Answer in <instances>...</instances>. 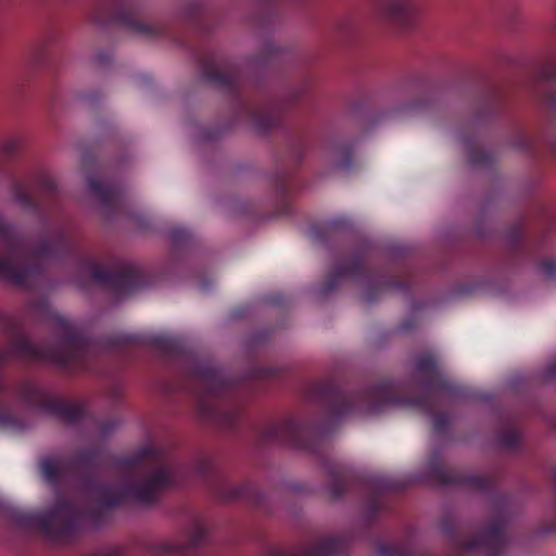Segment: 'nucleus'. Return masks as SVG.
<instances>
[{"instance_id": "nucleus-1", "label": "nucleus", "mask_w": 556, "mask_h": 556, "mask_svg": "<svg viewBox=\"0 0 556 556\" xmlns=\"http://www.w3.org/2000/svg\"><path fill=\"white\" fill-rule=\"evenodd\" d=\"M413 376L424 392L412 394L405 382L380 378L356 392H345L332 379L315 381L307 386L305 397L319 406L327 422L308 424L291 417L279 422H268L260 429L264 444H280L316 456L328 476V493L337 500L355 491L365 502L369 521L384 509V495L405 489L406 482L386 476H356L351 468L328 455V437L333 426L354 413L377 414L389 406L416 408L432 417L437 433L446 431L447 414L437 412L438 402L432 392L439 391L453 400L468 396L467 390L447 378L439 356L431 351L418 353L414 358Z\"/></svg>"}, {"instance_id": "nucleus-2", "label": "nucleus", "mask_w": 556, "mask_h": 556, "mask_svg": "<svg viewBox=\"0 0 556 556\" xmlns=\"http://www.w3.org/2000/svg\"><path fill=\"white\" fill-rule=\"evenodd\" d=\"M101 454L100 448L88 447L77 451L67 459L71 471L78 473L83 490L92 495L101 507H79L73 501L59 496L54 506L47 511L11 510V521L23 530L36 529L54 540L65 541L77 534L85 520L100 525L103 520L102 508H116L127 501L152 506L159 502L164 492L180 484V466L164 450L147 445L131 455L116 457L114 466L128 477L139 469L149 468L150 471L114 490L96 477Z\"/></svg>"}, {"instance_id": "nucleus-3", "label": "nucleus", "mask_w": 556, "mask_h": 556, "mask_svg": "<svg viewBox=\"0 0 556 556\" xmlns=\"http://www.w3.org/2000/svg\"><path fill=\"white\" fill-rule=\"evenodd\" d=\"M59 340L56 344H34L25 334L23 320L14 315L0 314V332L7 337L8 346L0 350V368L11 358L49 363L73 374L86 371L101 374L98 363L105 354L128 356L143 348V340L135 334L115 333L99 341L91 340L63 317L56 318ZM51 415L67 425H77L88 417L80 403H70L54 396L31 381L10 387L0 378V427L15 428L18 424L10 413L9 401Z\"/></svg>"}, {"instance_id": "nucleus-4", "label": "nucleus", "mask_w": 556, "mask_h": 556, "mask_svg": "<svg viewBox=\"0 0 556 556\" xmlns=\"http://www.w3.org/2000/svg\"><path fill=\"white\" fill-rule=\"evenodd\" d=\"M149 345L174 363L188 380V390L197 401L203 420L226 429H235L241 419L243 404L239 399L252 381L280 380L282 370L276 366H253L244 378H230L213 361L187 348L173 336H156Z\"/></svg>"}, {"instance_id": "nucleus-5", "label": "nucleus", "mask_w": 556, "mask_h": 556, "mask_svg": "<svg viewBox=\"0 0 556 556\" xmlns=\"http://www.w3.org/2000/svg\"><path fill=\"white\" fill-rule=\"evenodd\" d=\"M0 240L7 255L0 256V278L16 286H26L39 277L43 262L66 256L79 258V267L91 279L110 289L116 295H130L148 280L143 269L134 263L115 258L109 268L102 267L91 256L81 253L77 242L65 229H59L52 238H43L35 248L27 249L25 240L16 233L14 226L0 219Z\"/></svg>"}, {"instance_id": "nucleus-6", "label": "nucleus", "mask_w": 556, "mask_h": 556, "mask_svg": "<svg viewBox=\"0 0 556 556\" xmlns=\"http://www.w3.org/2000/svg\"><path fill=\"white\" fill-rule=\"evenodd\" d=\"M199 62L202 77L214 86L231 93L239 114L251 122L262 135L281 128L286 111L302 101L311 99L309 87L303 85L292 90L282 100L266 98L248 101L242 96V74L236 62L223 59L213 51L202 55Z\"/></svg>"}, {"instance_id": "nucleus-7", "label": "nucleus", "mask_w": 556, "mask_h": 556, "mask_svg": "<svg viewBox=\"0 0 556 556\" xmlns=\"http://www.w3.org/2000/svg\"><path fill=\"white\" fill-rule=\"evenodd\" d=\"M371 249L368 244L362 245L349 256L338 260L333 269L319 287V294L326 296L345 281L364 285V301L368 304L377 301L384 291L400 292L408 295L415 285L413 273L406 263H403L399 277H388L384 269H372L368 266Z\"/></svg>"}, {"instance_id": "nucleus-8", "label": "nucleus", "mask_w": 556, "mask_h": 556, "mask_svg": "<svg viewBox=\"0 0 556 556\" xmlns=\"http://www.w3.org/2000/svg\"><path fill=\"white\" fill-rule=\"evenodd\" d=\"M439 527L457 555L482 553L484 556H505L506 554L508 539L502 515L492 518L483 530L475 534H472V526L459 523L452 515L443 516Z\"/></svg>"}, {"instance_id": "nucleus-9", "label": "nucleus", "mask_w": 556, "mask_h": 556, "mask_svg": "<svg viewBox=\"0 0 556 556\" xmlns=\"http://www.w3.org/2000/svg\"><path fill=\"white\" fill-rule=\"evenodd\" d=\"M142 15L139 0H102L94 8L92 20L101 25L118 24L147 37L169 36L165 25L146 22L141 20Z\"/></svg>"}, {"instance_id": "nucleus-10", "label": "nucleus", "mask_w": 556, "mask_h": 556, "mask_svg": "<svg viewBox=\"0 0 556 556\" xmlns=\"http://www.w3.org/2000/svg\"><path fill=\"white\" fill-rule=\"evenodd\" d=\"M14 200L24 208L34 212L42 220L49 215L45 200L55 202L59 199V189L55 181L45 172L36 173L29 184L17 179L12 182Z\"/></svg>"}, {"instance_id": "nucleus-11", "label": "nucleus", "mask_w": 556, "mask_h": 556, "mask_svg": "<svg viewBox=\"0 0 556 556\" xmlns=\"http://www.w3.org/2000/svg\"><path fill=\"white\" fill-rule=\"evenodd\" d=\"M428 476L442 485H458L484 494L496 491L497 481L491 475H467L444 464L438 452L428 462Z\"/></svg>"}, {"instance_id": "nucleus-12", "label": "nucleus", "mask_w": 556, "mask_h": 556, "mask_svg": "<svg viewBox=\"0 0 556 556\" xmlns=\"http://www.w3.org/2000/svg\"><path fill=\"white\" fill-rule=\"evenodd\" d=\"M207 539L205 527L197 525L185 542L160 541L151 544L150 551L156 555L166 556H200Z\"/></svg>"}, {"instance_id": "nucleus-13", "label": "nucleus", "mask_w": 556, "mask_h": 556, "mask_svg": "<svg viewBox=\"0 0 556 556\" xmlns=\"http://www.w3.org/2000/svg\"><path fill=\"white\" fill-rule=\"evenodd\" d=\"M87 186L108 214H115L121 211L125 201L124 190L121 185L116 182H102L90 176L87 178Z\"/></svg>"}, {"instance_id": "nucleus-14", "label": "nucleus", "mask_w": 556, "mask_h": 556, "mask_svg": "<svg viewBox=\"0 0 556 556\" xmlns=\"http://www.w3.org/2000/svg\"><path fill=\"white\" fill-rule=\"evenodd\" d=\"M350 229V222L344 217H339L313 224L308 235L315 243H328L329 241L343 237Z\"/></svg>"}, {"instance_id": "nucleus-15", "label": "nucleus", "mask_w": 556, "mask_h": 556, "mask_svg": "<svg viewBox=\"0 0 556 556\" xmlns=\"http://www.w3.org/2000/svg\"><path fill=\"white\" fill-rule=\"evenodd\" d=\"M377 5L388 20L403 27L413 25L415 8L412 0H377Z\"/></svg>"}, {"instance_id": "nucleus-16", "label": "nucleus", "mask_w": 556, "mask_h": 556, "mask_svg": "<svg viewBox=\"0 0 556 556\" xmlns=\"http://www.w3.org/2000/svg\"><path fill=\"white\" fill-rule=\"evenodd\" d=\"M348 547L349 540L344 536H323L304 548L300 556H341Z\"/></svg>"}, {"instance_id": "nucleus-17", "label": "nucleus", "mask_w": 556, "mask_h": 556, "mask_svg": "<svg viewBox=\"0 0 556 556\" xmlns=\"http://www.w3.org/2000/svg\"><path fill=\"white\" fill-rule=\"evenodd\" d=\"M539 80L547 86V90L543 94L542 104L549 109H556V61L547 62L539 72Z\"/></svg>"}, {"instance_id": "nucleus-18", "label": "nucleus", "mask_w": 556, "mask_h": 556, "mask_svg": "<svg viewBox=\"0 0 556 556\" xmlns=\"http://www.w3.org/2000/svg\"><path fill=\"white\" fill-rule=\"evenodd\" d=\"M377 553L380 556H431L426 552L418 551L410 538L394 544L380 542L377 545Z\"/></svg>"}, {"instance_id": "nucleus-19", "label": "nucleus", "mask_w": 556, "mask_h": 556, "mask_svg": "<svg viewBox=\"0 0 556 556\" xmlns=\"http://www.w3.org/2000/svg\"><path fill=\"white\" fill-rule=\"evenodd\" d=\"M40 471L49 483L56 484L62 473L71 471V469L67 465V459L47 456L40 460Z\"/></svg>"}, {"instance_id": "nucleus-20", "label": "nucleus", "mask_w": 556, "mask_h": 556, "mask_svg": "<svg viewBox=\"0 0 556 556\" xmlns=\"http://www.w3.org/2000/svg\"><path fill=\"white\" fill-rule=\"evenodd\" d=\"M275 189L281 200V205L278 207L280 215H288L291 213V204L289 203V193L293 186V177L290 173H278L274 180Z\"/></svg>"}, {"instance_id": "nucleus-21", "label": "nucleus", "mask_w": 556, "mask_h": 556, "mask_svg": "<svg viewBox=\"0 0 556 556\" xmlns=\"http://www.w3.org/2000/svg\"><path fill=\"white\" fill-rule=\"evenodd\" d=\"M184 21L194 30L201 31L206 28V13L202 2H191L184 12Z\"/></svg>"}, {"instance_id": "nucleus-22", "label": "nucleus", "mask_w": 556, "mask_h": 556, "mask_svg": "<svg viewBox=\"0 0 556 556\" xmlns=\"http://www.w3.org/2000/svg\"><path fill=\"white\" fill-rule=\"evenodd\" d=\"M464 147L467 160L472 165L488 166L492 163V155L483 150L479 142L473 138L464 139Z\"/></svg>"}, {"instance_id": "nucleus-23", "label": "nucleus", "mask_w": 556, "mask_h": 556, "mask_svg": "<svg viewBox=\"0 0 556 556\" xmlns=\"http://www.w3.org/2000/svg\"><path fill=\"white\" fill-rule=\"evenodd\" d=\"M258 491L251 483L230 485L225 489L224 496L227 500H242L255 504L258 500Z\"/></svg>"}, {"instance_id": "nucleus-24", "label": "nucleus", "mask_w": 556, "mask_h": 556, "mask_svg": "<svg viewBox=\"0 0 556 556\" xmlns=\"http://www.w3.org/2000/svg\"><path fill=\"white\" fill-rule=\"evenodd\" d=\"M496 439L498 444L507 450L516 448L520 443V432L511 421L498 429Z\"/></svg>"}, {"instance_id": "nucleus-25", "label": "nucleus", "mask_w": 556, "mask_h": 556, "mask_svg": "<svg viewBox=\"0 0 556 556\" xmlns=\"http://www.w3.org/2000/svg\"><path fill=\"white\" fill-rule=\"evenodd\" d=\"M354 148L352 143H341L336 148L337 165L344 172H350L354 168Z\"/></svg>"}, {"instance_id": "nucleus-26", "label": "nucleus", "mask_w": 556, "mask_h": 556, "mask_svg": "<svg viewBox=\"0 0 556 556\" xmlns=\"http://www.w3.org/2000/svg\"><path fill=\"white\" fill-rule=\"evenodd\" d=\"M501 110V97L497 92H492L485 99H483L482 108L478 113L477 118L480 121L486 119L493 115H496Z\"/></svg>"}, {"instance_id": "nucleus-27", "label": "nucleus", "mask_w": 556, "mask_h": 556, "mask_svg": "<svg viewBox=\"0 0 556 556\" xmlns=\"http://www.w3.org/2000/svg\"><path fill=\"white\" fill-rule=\"evenodd\" d=\"M168 237L175 248H182L190 242L192 235L187 228L177 226L169 230Z\"/></svg>"}, {"instance_id": "nucleus-28", "label": "nucleus", "mask_w": 556, "mask_h": 556, "mask_svg": "<svg viewBox=\"0 0 556 556\" xmlns=\"http://www.w3.org/2000/svg\"><path fill=\"white\" fill-rule=\"evenodd\" d=\"M23 148V139L21 137H11L0 144V151L5 157H14Z\"/></svg>"}, {"instance_id": "nucleus-29", "label": "nucleus", "mask_w": 556, "mask_h": 556, "mask_svg": "<svg viewBox=\"0 0 556 556\" xmlns=\"http://www.w3.org/2000/svg\"><path fill=\"white\" fill-rule=\"evenodd\" d=\"M306 149V141L302 137H298L292 140L291 148H290V154L293 162L299 163L304 150Z\"/></svg>"}, {"instance_id": "nucleus-30", "label": "nucleus", "mask_w": 556, "mask_h": 556, "mask_svg": "<svg viewBox=\"0 0 556 556\" xmlns=\"http://www.w3.org/2000/svg\"><path fill=\"white\" fill-rule=\"evenodd\" d=\"M195 471L199 477L205 479L214 472V464L210 458H203L197 465Z\"/></svg>"}, {"instance_id": "nucleus-31", "label": "nucleus", "mask_w": 556, "mask_h": 556, "mask_svg": "<svg viewBox=\"0 0 556 556\" xmlns=\"http://www.w3.org/2000/svg\"><path fill=\"white\" fill-rule=\"evenodd\" d=\"M540 268L546 278L556 277V262L552 258H545L540 262Z\"/></svg>"}, {"instance_id": "nucleus-32", "label": "nucleus", "mask_w": 556, "mask_h": 556, "mask_svg": "<svg viewBox=\"0 0 556 556\" xmlns=\"http://www.w3.org/2000/svg\"><path fill=\"white\" fill-rule=\"evenodd\" d=\"M519 148L525 151H532L534 147V141L531 137L526 134H522L520 142L518 143Z\"/></svg>"}, {"instance_id": "nucleus-33", "label": "nucleus", "mask_w": 556, "mask_h": 556, "mask_svg": "<svg viewBox=\"0 0 556 556\" xmlns=\"http://www.w3.org/2000/svg\"><path fill=\"white\" fill-rule=\"evenodd\" d=\"M117 426L116 420H106L99 424V428L102 434H109Z\"/></svg>"}, {"instance_id": "nucleus-34", "label": "nucleus", "mask_w": 556, "mask_h": 556, "mask_svg": "<svg viewBox=\"0 0 556 556\" xmlns=\"http://www.w3.org/2000/svg\"><path fill=\"white\" fill-rule=\"evenodd\" d=\"M544 378L546 380H556V361L544 369Z\"/></svg>"}, {"instance_id": "nucleus-35", "label": "nucleus", "mask_w": 556, "mask_h": 556, "mask_svg": "<svg viewBox=\"0 0 556 556\" xmlns=\"http://www.w3.org/2000/svg\"><path fill=\"white\" fill-rule=\"evenodd\" d=\"M101 556H125V553L119 547H113L109 548L108 551L103 552Z\"/></svg>"}, {"instance_id": "nucleus-36", "label": "nucleus", "mask_w": 556, "mask_h": 556, "mask_svg": "<svg viewBox=\"0 0 556 556\" xmlns=\"http://www.w3.org/2000/svg\"><path fill=\"white\" fill-rule=\"evenodd\" d=\"M413 327H414V321H413V319H407V320H405V321L401 325L400 329H401V331H407V330L412 329Z\"/></svg>"}, {"instance_id": "nucleus-37", "label": "nucleus", "mask_w": 556, "mask_h": 556, "mask_svg": "<svg viewBox=\"0 0 556 556\" xmlns=\"http://www.w3.org/2000/svg\"><path fill=\"white\" fill-rule=\"evenodd\" d=\"M270 302L275 305H281L282 304V301H281V295H275L271 298Z\"/></svg>"}, {"instance_id": "nucleus-38", "label": "nucleus", "mask_w": 556, "mask_h": 556, "mask_svg": "<svg viewBox=\"0 0 556 556\" xmlns=\"http://www.w3.org/2000/svg\"><path fill=\"white\" fill-rule=\"evenodd\" d=\"M88 162H89V155H88V154H85V155H84V159H83L84 167H87Z\"/></svg>"}, {"instance_id": "nucleus-39", "label": "nucleus", "mask_w": 556, "mask_h": 556, "mask_svg": "<svg viewBox=\"0 0 556 556\" xmlns=\"http://www.w3.org/2000/svg\"><path fill=\"white\" fill-rule=\"evenodd\" d=\"M112 396H113L114 399H117V397L119 396V390L114 389V390H113V394H112Z\"/></svg>"}, {"instance_id": "nucleus-40", "label": "nucleus", "mask_w": 556, "mask_h": 556, "mask_svg": "<svg viewBox=\"0 0 556 556\" xmlns=\"http://www.w3.org/2000/svg\"><path fill=\"white\" fill-rule=\"evenodd\" d=\"M273 48H274V47H273L271 45H268V46L266 47V50L271 51V50H273Z\"/></svg>"}, {"instance_id": "nucleus-41", "label": "nucleus", "mask_w": 556, "mask_h": 556, "mask_svg": "<svg viewBox=\"0 0 556 556\" xmlns=\"http://www.w3.org/2000/svg\"><path fill=\"white\" fill-rule=\"evenodd\" d=\"M217 136H207V139H216Z\"/></svg>"}, {"instance_id": "nucleus-42", "label": "nucleus", "mask_w": 556, "mask_h": 556, "mask_svg": "<svg viewBox=\"0 0 556 556\" xmlns=\"http://www.w3.org/2000/svg\"><path fill=\"white\" fill-rule=\"evenodd\" d=\"M177 41H178L179 45H185V42L182 40H180V39H177Z\"/></svg>"}, {"instance_id": "nucleus-43", "label": "nucleus", "mask_w": 556, "mask_h": 556, "mask_svg": "<svg viewBox=\"0 0 556 556\" xmlns=\"http://www.w3.org/2000/svg\"><path fill=\"white\" fill-rule=\"evenodd\" d=\"M554 479H555V482H556V472L554 473Z\"/></svg>"}]
</instances>
